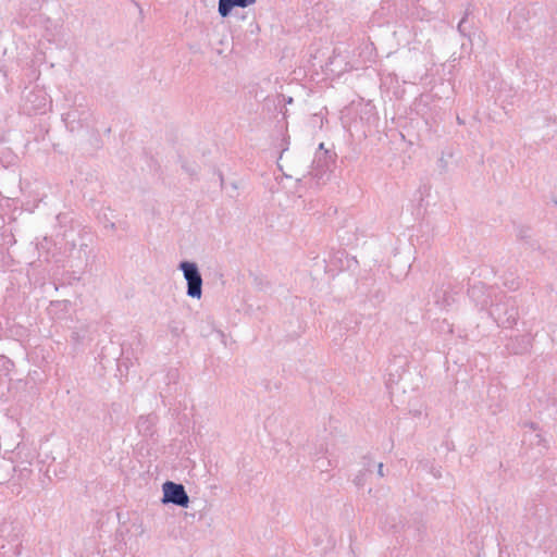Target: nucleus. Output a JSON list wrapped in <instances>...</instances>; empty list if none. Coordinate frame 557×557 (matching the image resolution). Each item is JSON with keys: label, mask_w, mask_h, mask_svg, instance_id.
Returning <instances> with one entry per match:
<instances>
[{"label": "nucleus", "mask_w": 557, "mask_h": 557, "mask_svg": "<svg viewBox=\"0 0 557 557\" xmlns=\"http://www.w3.org/2000/svg\"><path fill=\"white\" fill-rule=\"evenodd\" d=\"M163 502L187 507L189 498L183 485L175 484L173 482H165L163 484Z\"/></svg>", "instance_id": "1"}, {"label": "nucleus", "mask_w": 557, "mask_h": 557, "mask_svg": "<svg viewBox=\"0 0 557 557\" xmlns=\"http://www.w3.org/2000/svg\"><path fill=\"white\" fill-rule=\"evenodd\" d=\"M181 268L184 271L185 278L188 282V295L199 298L201 296V276L195 264L183 262Z\"/></svg>", "instance_id": "2"}, {"label": "nucleus", "mask_w": 557, "mask_h": 557, "mask_svg": "<svg viewBox=\"0 0 557 557\" xmlns=\"http://www.w3.org/2000/svg\"><path fill=\"white\" fill-rule=\"evenodd\" d=\"M256 3V0H220L219 13L227 16L235 7L246 8Z\"/></svg>", "instance_id": "3"}]
</instances>
